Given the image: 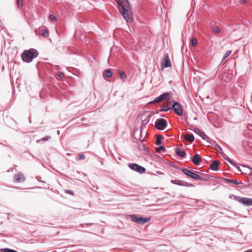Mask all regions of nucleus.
<instances>
[{
  "instance_id": "f257e3e1",
  "label": "nucleus",
  "mask_w": 252,
  "mask_h": 252,
  "mask_svg": "<svg viewBox=\"0 0 252 252\" xmlns=\"http://www.w3.org/2000/svg\"><path fill=\"white\" fill-rule=\"evenodd\" d=\"M119 11L127 23H131L133 19L131 6L127 0H117Z\"/></svg>"
},
{
  "instance_id": "f03ea898",
  "label": "nucleus",
  "mask_w": 252,
  "mask_h": 252,
  "mask_svg": "<svg viewBox=\"0 0 252 252\" xmlns=\"http://www.w3.org/2000/svg\"><path fill=\"white\" fill-rule=\"evenodd\" d=\"M38 55L37 51L33 49L25 50L21 55L22 60L24 62L30 63Z\"/></svg>"
},
{
  "instance_id": "7ed1b4c3",
  "label": "nucleus",
  "mask_w": 252,
  "mask_h": 252,
  "mask_svg": "<svg viewBox=\"0 0 252 252\" xmlns=\"http://www.w3.org/2000/svg\"><path fill=\"white\" fill-rule=\"evenodd\" d=\"M181 170L186 175H187L189 177H190L193 179L197 180H200V181L204 180V178L200 176L199 175H198L196 173L197 172H193L191 170H189L188 169H185V168L181 169Z\"/></svg>"
},
{
  "instance_id": "20e7f679",
  "label": "nucleus",
  "mask_w": 252,
  "mask_h": 252,
  "mask_svg": "<svg viewBox=\"0 0 252 252\" xmlns=\"http://www.w3.org/2000/svg\"><path fill=\"white\" fill-rule=\"evenodd\" d=\"M167 126L166 120L163 119H158L155 123V126L156 128L159 130H164Z\"/></svg>"
},
{
  "instance_id": "39448f33",
  "label": "nucleus",
  "mask_w": 252,
  "mask_h": 252,
  "mask_svg": "<svg viewBox=\"0 0 252 252\" xmlns=\"http://www.w3.org/2000/svg\"><path fill=\"white\" fill-rule=\"evenodd\" d=\"M130 219L132 221L139 224H143L150 220V218L138 217L135 215H131Z\"/></svg>"
},
{
  "instance_id": "423d86ee",
  "label": "nucleus",
  "mask_w": 252,
  "mask_h": 252,
  "mask_svg": "<svg viewBox=\"0 0 252 252\" xmlns=\"http://www.w3.org/2000/svg\"><path fill=\"white\" fill-rule=\"evenodd\" d=\"M128 166L130 169L140 174L143 173L145 172V168L144 167L141 166L136 163H129Z\"/></svg>"
},
{
  "instance_id": "0eeeda50",
  "label": "nucleus",
  "mask_w": 252,
  "mask_h": 252,
  "mask_svg": "<svg viewBox=\"0 0 252 252\" xmlns=\"http://www.w3.org/2000/svg\"><path fill=\"white\" fill-rule=\"evenodd\" d=\"M173 104L171 109H173L174 112L179 116H182L183 115V108L181 105L177 102L172 101Z\"/></svg>"
},
{
  "instance_id": "6e6552de",
  "label": "nucleus",
  "mask_w": 252,
  "mask_h": 252,
  "mask_svg": "<svg viewBox=\"0 0 252 252\" xmlns=\"http://www.w3.org/2000/svg\"><path fill=\"white\" fill-rule=\"evenodd\" d=\"M171 183L173 184L176 185L180 186L183 187H192L193 185L189 184V183L180 180H171Z\"/></svg>"
},
{
  "instance_id": "1a4fd4ad",
  "label": "nucleus",
  "mask_w": 252,
  "mask_h": 252,
  "mask_svg": "<svg viewBox=\"0 0 252 252\" xmlns=\"http://www.w3.org/2000/svg\"><path fill=\"white\" fill-rule=\"evenodd\" d=\"M170 96V94L169 93H165L162 94L156 97L153 101L150 102L149 104H151L153 103H158L162 101L163 100L168 98Z\"/></svg>"
},
{
  "instance_id": "9d476101",
  "label": "nucleus",
  "mask_w": 252,
  "mask_h": 252,
  "mask_svg": "<svg viewBox=\"0 0 252 252\" xmlns=\"http://www.w3.org/2000/svg\"><path fill=\"white\" fill-rule=\"evenodd\" d=\"M164 63L161 62V65L162 68L171 66V63L168 55L166 53L164 55Z\"/></svg>"
},
{
  "instance_id": "9b49d317",
  "label": "nucleus",
  "mask_w": 252,
  "mask_h": 252,
  "mask_svg": "<svg viewBox=\"0 0 252 252\" xmlns=\"http://www.w3.org/2000/svg\"><path fill=\"white\" fill-rule=\"evenodd\" d=\"M193 131L204 140L208 141L210 139L209 137L204 132L198 128H194Z\"/></svg>"
},
{
  "instance_id": "f8f14e48",
  "label": "nucleus",
  "mask_w": 252,
  "mask_h": 252,
  "mask_svg": "<svg viewBox=\"0 0 252 252\" xmlns=\"http://www.w3.org/2000/svg\"><path fill=\"white\" fill-rule=\"evenodd\" d=\"M239 201L245 206H249L252 205V198H247V197L241 198L239 200Z\"/></svg>"
},
{
  "instance_id": "ddd939ff",
  "label": "nucleus",
  "mask_w": 252,
  "mask_h": 252,
  "mask_svg": "<svg viewBox=\"0 0 252 252\" xmlns=\"http://www.w3.org/2000/svg\"><path fill=\"white\" fill-rule=\"evenodd\" d=\"M191 160L195 165H199L202 161V158L198 154H195L191 158Z\"/></svg>"
},
{
  "instance_id": "4468645a",
  "label": "nucleus",
  "mask_w": 252,
  "mask_h": 252,
  "mask_svg": "<svg viewBox=\"0 0 252 252\" xmlns=\"http://www.w3.org/2000/svg\"><path fill=\"white\" fill-rule=\"evenodd\" d=\"M25 181V178L21 173H19L14 177V181L16 183H23Z\"/></svg>"
},
{
  "instance_id": "2eb2a0df",
  "label": "nucleus",
  "mask_w": 252,
  "mask_h": 252,
  "mask_svg": "<svg viewBox=\"0 0 252 252\" xmlns=\"http://www.w3.org/2000/svg\"><path fill=\"white\" fill-rule=\"evenodd\" d=\"M220 162L218 160H214L210 165V168L214 171H217L219 169Z\"/></svg>"
},
{
  "instance_id": "dca6fc26",
  "label": "nucleus",
  "mask_w": 252,
  "mask_h": 252,
  "mask_svg": "<svg viewBox=\"0 0 252 252\" xmlns=\"http://www.w3.org/2000/svg\"><path fill=\"white\" fill-rule=\"evenodd\" d=\"M176 154L178 156L181 158H184L186 156V152L184 150H182L179 148L176 149Z\"/></svg>"
},
{
  "instance_id": "f3484780",
  "label": "nucleus",
  "mask_w": 252,
  "mask_h": 252,
  "mask_svg": "<svg viewBox=\"0 0 252 252\" xmlns=\"http://www.w3.org/2000/svg\"><path fill=\"white\" fill-rule=\"evenodd\" d=\"M184 138L190 143H192L194 140V137L192 134H186L184 135Z\"/></svg>"
},
{
  "instance_id": "a211bd4d",
  "label": "nucleus",
  "mask_w": 252,
  "mask_h": 252,
  "mask_svg": "<svg viewBox=\"0 0 252 252\" xmlns=\"http://www.w3.org/2000/svg\"><path fill=\"white\" fill-rule=\"evenodd\" d=\"M103 74L106 77L109 78V77H111L112 76L113 73H112V71L110 69H105L104 71Z\"/></svg>"
},
{
  "instance_id": "6ab92c4d",
  "label": "nucleus",
  "mask_w": 252,
  "mask_h": 252,
  "mask_svg": "<svg viewBox=\"0 0 252 252\" xmlns=\"http://www.w3.org/2000/svg\"><path fill=\"white\" fill-rule=\"evenodd\" d=\"M220 154L222 155V157L224 159L228 161L231 164H233V165L234 164V163L233 162V161L223 152L222 153V154Z\"/></svg>"
},
{
  "instance_id": "aec40b11",
  "label": "nucleus",
  "mask_w": 252,
  "mask_h": 252,
  "mask_svg": "<svg viewBox=\"0 0 252 252\" xmlns=\"http://www.w3.org/2000/svg\"><path fill=\"white\" fill-rule=\"evenodd\" d=\"M41 34L43 37H47L49 35V32L47 30L42 29L41 30Z\"/></svg>"
},
{
  "instance_id": "412c9836",
  "label": "nucleus",
  "mask_w": 252,
  "mask_h": 252,
  "mask_svg": "<svg viewBox=\"0 0 252 252\" xmlns=\"http://www.w3.org/2000/svg\"><path fill=\"white\" fill-rule=\"evenodd\" d=\"M120 77L121 79H122L124 82L127 78L126 74L124 71L120 72Z\"/></svg>"
},
{
  "instance_id": "4be33fe9",
  "label": "nucleus",
  "mask_w": 252,
  "mask_h": 252,
  "mask_svg": "<svg viewBox=\"0 0 252 252\" xmlns=\"http://www.w3.org/2000/svg\"><path fill=\"white\" fill-rule=\"evenodd\" d=\"M162 138V136L161 135H158L157 137L156 144L157 145H159L161 143V139Z\"/></svg>"
},
{
  "instance_id": "5701e85b",
  "label": "nucleus",
  "mask_w": 252,
  "mask_h": 252,
  "mask_svg": "<svg viewBox=\"0 0 252 252\" xmlns=\"http://www.w3.org/2000/svg\"><path fill=\"white\" fill-rule=\"evenodd\" d=\"M232 51L231 50H228L226 51L224 55L223 56L222 58V61H224L225 59H226L228 56H230V55L231 54Z\"/></svg>"
},
{
  "instance_id": "b1692460",
  "label": "nucleus",
  "mask_w": 252,
  "mask_h": 252,
  "mask_svg": "<svg viewBox=\"0 0 252 252\" xmlns=\"http://www.w3.org/2000/svg\"><path fill=\"white\" fill-rule=\"evenodd\" d=\"M156 151L157 153H159L161 151H165V148L163 146H160L159 147H157L156 148Z\"/></svg>"
},
{
  "instance_id": "393cba45",
  "label": "nucleus",
  "mask_w": 252,
  "mask_h": 252,
  "mask_svg": "<svg viewBox=\"0 0 252 252\" xmlns=\"http://www.w3.org/2000/svg\"><path fill=\"white\" fill-rule=\"evenodd\" d=\"M215 149L220 154H222L223 151L221 148L218 144L215 146Z\"/></svg>"
},
{
  "instance_id": "a878e982",
  "label": "nucleus",
  "mask_w": 252,
  "mask_h": 252,
  "mask_svg": "<svg viewBox=\"0 0 252 252\" xmlns=\"http://www.w3.org/2000/svg\"><path fill=\"white\" fill-rule=\"evenodd\" d=\"M85 158V156L83 154H79L78 158H76L77 160H83Z\"/></svg>"
},
{
  "instance_id": "bb28decb",
  "label": "nucleus",
  "mask_w": 252,
  "mask_h": 252,
  "mask_svg": "<svg viewBox=\"0 0 252 252\" xmlns=\"http://www.w3.org/2000/svg\"><path fill=\"white\" fill-rule=\"evenodd\" d=\"M227 181L228 183H232V184H233L236 185H239L240 184V183L238 182L237 180H230V179H227Z\"/></svg>"
},
{
  "instance_id": "cd10ccee",
  "label": "nucleus",
  "mask_w": 252,
  "mask_h": 252,
  "mask_svg": "<svg viewBox=\"0 0 252 252\" xmlns=\"http://www.w3.org/2000/svg\"><path fill=\"white\" fill-rule=\"evenodd\" d=\"M191 45L192 46L195 47L196 46L197 43V40L194 38H192L191 40Z\"/></svg>"
},
{
  "instance_id": "c85d7f7f",
  "label": "nucleus",
  "mask_w": 252,
  "mask_h": 252,
  "mask_svg": "<svg viewBox=\"0 0 252 252\" xmlns=\"http://www.w3.org/2000/svg\"><path fill=\"white\" fill-rule=\"evenodd\" d=\"M64 75L63 73L62 72H59L57 74V77H58L59 78H62L64 77Z\"/></svg>"
},
{
  "instance_id": "c756f323",
  "label": "nucleus",
  "mask_w": 252,
  "mask_h": 252,
  "mask_svg": "<svg viewBox=\"0 0 252 252\" xmlns=\"http://www.w3.org/2000/svg\"><path fill=\"white\" fill-rule=\"evenodd\" d=\"M171 109V107H168L166 105H164L163 108L161 109L162 111H168V110Z\"/></svg>"
},
{
  "instance_id": "7c9ffc66",
  "label": "nucleus",
  "mask_w": 252,
  "mask_h": 252,
  "mask_svg": "<svg viewBox=\"0 0 252 252\" xmlns=\"http://www.w3.org/2000/svg\"><path fill=\"white\" fill-rule=\"evenodd\" d=\"M17 4L18 7H21L23 5V1L22 0H17Z\"/></svg>"
},
{
  "instance_id": "2f4dec72",
  "label": "nucleus",
  "mask_w": 252,
  "mask_h": 252,
  "mask_svg": "<svg viewBox=\"0 0 252 252\" xmlns=\"http://www.w3.org/2000/svg\"><path fill=\"white\" fill-rule=\"evenodd\" d=\"M213 31L214 32L217 33H219L220 32V29L218 27H216L213 29Z\"/></svg>"
},
{
  "instance_id": "473e14b6",
  "label": "nucleus",
  "mask_w": 252,
  "mask_h": 252,
  "mask_svg": "<svg viewBox=\"0 0 252 252\" xmlns=\"http://www.w3.org/2000/svg\"><path fill=\"white\" fill-rule=\"evenodd\" d=\"M50 19L51 20V21H55L56 20V17L53 15H50Z\"/></svg>"
},
{
  "instance_id": "72a5a7b5",
  "label": "nucleus",
  "mask_w": 252,
  "mask_h": 252,
  "mask_svg": "<svg viewBox=\"0 0 252 252\" xmlns=\"http://www.w3.org/2000/svg\"><path fill=\"white\" fill-rule=\"evenodd\" d=\"M50 137L49 136H46L45 137H43L41 139V140L43 141H46L49 139Z\"/></svg>"
},
{
  "instance_id": "f704fd0d",
  "label": "nucleus",
  "mask_w": 252,
  "mask_h": 252,
  "mask_svg": "<svg viewBox=\"0 0 252 252\" xmlns=\"http://www.w3.org/2000/svg\"><path fill=\"white\" fill-rule=\"evenodd\" d=\"M240 1L241 3H244L247 2L246 0H240Z\"/></svg>"
},
{
  "instance_id": "c9c22d12",
  "label": "nucleus",
  "mask_w": 252,
  "mask_h": 252,
  "mask_svg": "<svg viewBox=\"0 0 252 252\" xmlns=\"http://www.w3.org/2000/svg\"><path fill=\"white\" fill-rule=\"evenodd\" d=\"M66 192L68 193L73 194V192L71 190H68L66 191Z\"/></svg>"
},
{
  "instance_id": "e433bc0d",
  "label": "nucleus",
  "mask_w": 252,
  "mask_h": 252,
  "mask_svg": "<svg viewBox=\"0 0 252 252\" xmlns=\"http://www.w3.org/2000/svg\"><path fill=\"white\" fill-rule=\"evenodd\" d=\"M252 252V251H251V250H248V251H245V252Z\"/></svg>"
}]
</instances>
